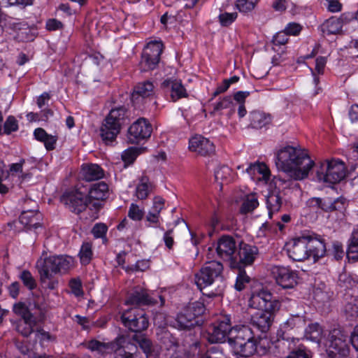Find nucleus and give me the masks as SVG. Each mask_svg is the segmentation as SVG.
<instances>
[{
	"instance_id": "nucleus-51",
	"label": "nucleus",
	"mask_w": 358,
	"mask_h": 358,
	"mask_svg": "<svg viewBox=\"0 0 358 358\" xmlns=\"http://www.w3.org/2000/svg\"><path fill=\"white\" fill-rule=\"evenodd\" d=\"M257 0H236V6L240 12L247 13L254 9Z\"/></svg>"
},
{
	"instance_id": "nucleus-17",
	"label": "nucleus",
	"mask_w": 358,
	"mask_h": 358,
	"mask_svg": "<svg viewBox=\"0 0 358 358\" xmlns=\"http://www.w3.org/2000/svg\"><path fill=\"white\" fill-rule=\"evenodd\" d=\"M353 19L354 14L351 13H344L340 17L332 16L321 24V31L324 35L338 34L342 32L343 25Z\"/></svg>"
},
{
	"instance_id": "nucleus-64",
	"label": "nucleus",
	"mask_w": 358,
	"mask_h": 358,
	"mask_svg": "<svg viewBox=\"0 0 358 358\" xmlns=\"http://www.w3.org/2000/svg\"><path fill=\"white\" fill-rule=\"evenodd\" d=\"M301 30V27L300 26V24L295 22H292L288 24L284 31H286L287 35L296 36L300 33Z\"/></svg>"
},
{
	"instance_id": "nucleus-23",
	"label": "nucleus",
	"mask_w": 358,
	"mask_h": 358,
	"mask_svg": "<svg viewBox=\"0 0 358 358\" xmlns=\"http://www.w3.org/2000/svg\"><path fill=\"white\" fill-rule=\"evenodd\" d=\"M258 254V248L256 246L250 245L244 243L240 244L238 253H236L237 262L232 268L241 267L239 264L250 265L255 261Z\"/></svg>"
},
{
	"instance_id": "nucleus-33",
	"label": "nucleus",
	"mask_w": 358,
	"mask_h": 358,
	"mask_svg": "<svg viewBox=\"0 0 358 358\" xmlns=\"http://www.w3.org/2000/svg\"><path fill=\"white\" fill-rule=\"evenodd\" d=\"M126 338L123 336L116 338L115 344L117 348L115 350V358H134V347L129 343H125Z\"/></svg>"
},
{
	"instance_id": "nucleus-40",
	"label": "nucleus",
	"mask_w": 358,
	"mask_h": 358,
	"mask_svg": "<svg viewBox=\"0 0 358 358\" xmlns=\"http://www.w3.org/2000/svg\"><path fill=\"white\" fill-rule=\"evenodd\" d=\"M57 273H66L73 267L74 260L68 255H55Z\"/></svg>"
},
{
	"instance_id": "nucleus-42",
	"label": "nucleus",
	"mask_w": 358,
	"mask_h": 358,
	"mask_svg": "<svg viewBox=\"0 0 358 358\" xmlns=\"http://www.w3.org/2000/svg\"><path fill=\"white\" fill-rule=\"evenodd\" d=\"M133 341L135 342L134 345L131 344L134 348L138 345L143 352L148 356L152 351V343L151 341L143 334H135L133 336ZM136 349V348H134ZM135 350H133L134 351Z\"/></svg>"
},
{
	"instance_id": "nucleus-62",
	"label": "nucleus",
	"mask_w": 358,
	"mask_h": 358,
	"mask_svg": "<svg viewBox=\"0 0 358 358\" xmlns=\"http://www.w3.org/2000/svg\"><path fill=\"white\" fill-rule=\"evenodd\" d=\"M36 336L40 340L41 342L52 341L55 340V337L52 336L49 332L45 331L42 328L36 329Z\"/></svg>"
},
{
	"instance_id": "nucleus-45",
	"label": "nucleus",
	"mask_w": 358,
	"mask_h": 358,
	"mask_svg": "<svg viewBox=\"0 0 358 358\" xmlns=\"http://www.w3.org/2000/svg\"><path fill=\"white\" fill-rule=\"evenodd\" d=\"M259 206L258 199L256 194H250L244 198L240 211L243 214L252 212Z\"/></svg>"
},
{
	"instance_id": "nucleus-54",
	"label": "nucleus",
	"mask_w": 358,
	"mask_h": 358,
	"mask_svg": "<svg viewBox=\"0 0 358 358\" xmlns=\"http://www.w3.org/2000/svg\"><path fill=\"white\" fill-rule=\"evenodd\" d=\"M138 155V149L130 148L123 152L122 154V160L127 164H132Z\"/></svg>"
},
{
	"instance_id": "nucleus-63",
	"label": "nucleus",
	"mask_w": 358,
	"mask_h": 358,
	"mask_svg": "<svg viewBox=\"0 0 358 358\" xmlns=\"http://www.w3.org/2000/svg\"><path fill=\"white\" fill-rule=\"evenodd\" d=\"M288 41V35L285 31L278 32L273 38V43L276 45H282Z\"/></svg>"
},
{
	"instance_id": "nucleus-28",
	"label": "nucleus",
	"mask_w": 358,
	"mask_h": 358,
	"mask_svg": "<svg viewBox=\"0 0 358 358\" xmlns=\"http://www.w3.org/2000/svg\"><path fill=\"white\" fill-rule=\"evenodd\" d=\"M305 326V320L302 316L292 315L280 325L278 331V336L284 340H289V336H286V333L294 329L303 328Z\"/></svg>"
},
{
	"instance_id": "nucleus-49",
	"label": "nucleus",
	"mask_w": 358,
	"mask_h": 358,
	"mask_svg": "<svg viewBox=\"0 0 358 358\" xmlns=\"http://www.w3.org/2000/svg\"><path fill=\"white\" fill-rule=\"evenodd\" d=\"M19 278L29 290H33L36 287V280L30 271L27 270L22 271L19 275Z\"/></svg>"
},
{
	"instance_id": "nucleus-1",
	"label": "nucleus",
	"mask_w": 358,
	"mask_h": 358,
	"mask_svg": "<svg viewBox=\"0 0 358 358\" xmlns=\"http://www.w3.org/2000/svg\"><path fill=\"white\" fill-rule=\"evenodd\" d=\"M275 164L291 179L301 180L308 176L315 163L305 150L288 145L278 152Z\"/></svg>"
},
{
	"instance_id": "nucleus-27",
	"label": "nucleus",
	"mask_w": 358,
	"mask_h": 358,
	"mask_svg": "<svg viewBox=\"0 0 358 358\" xmlns=\"http://www.w3.org/2000/svg\"><path fill=\"white\" fill-rule=\"evenodd\" d=\"M255 338L250 327L247 326L234 327L231 331V336L229 337V343L234 348L240 347L243 341H248Z\"/></svg>"
},
{
	"instance_id": "nucleus-31",
	"label": "nucleus",
	"mask_w": 358,
	"mask_h": 358,
	"mask_svg": "<svg viewBox=\"0 0 358 358\" xmlns=\"http://www.w3.org/2000/svg\"><path fill=\"white\" fill-rule=\"evenodd\" d=\"M81 175L83 180L90 182L103 178L104 171L98 164H83L81 169Z\"/></svg>"
},
{
	"instance_id": "nucleus-14",
	"label": "nucleus",
	"mask_w": 358,
	"mask_h": 358,
	"mask_svg": "<svg viewBox=\"0 0 358 358\" xmlns=\"http://www.w3.org/2000/svg\"><path fill=\"white\" fill-rule=\"evenodd\" d=\"M13 313L21 317L20 320L27 318H36L39 315L45 317V305L40 301V299L34 300L33 303H29L27 306L24 302L19 301L13 304Z\"/></svg>"
},
{
	"instance_id": "nucleus-18",
	"label": "nucleus",
	"mask_w": 358,
	"mask_h": 358,
	"mask_svg": "<svg viewBox=\"0 0 358 358\" xmlns=\"http://www.w3.org/2000/svg\"><path fill=\"white\" fill-rule=\"evenodd\" d=\"M308 239L307 249L308 257H313L314 261L323 257L326 254V243L324 239L315 234H304Z\"/></svg>"
},
{
	"instance_id": "nucleus-9",
	"label": "nucleus",
	"mask_w": 358,
	"mask_h": 358,
	"mask_svg": "<svg viewBox=\"0 0 358 358\" xmlns=\"http://www.w3.org/2000/svg\"><path fill=\"white\" fill-rule=\"evenodd\" d=\"M249 306L257 310L278 311L280 308V303L276 299H273V295L269 291L262 289L252 293Z\"/></svg>"
},
{
	"instance_id": "nucleus-25",
	"label": "nucleus",
	"mask_w": 358,
	"mask_h": 358,
	"mask_svg": "<svg viewBox=\"0 0 358 358\" xmlns=\"http://www.w3.org/2000/svg\"><path fill=\"white\" fill-rule=\"evenodd\" d=\"M275 311L266 310H257L252 315L251 321L254 326L257 327L262 332H266L270 328Z\"/></svg>"
},
{
	"instance_id": "nucleus-26",
	"label": "nucleus",
	"mask_w": 358,
	"mask_h": 358,
	"mask_svg": "<svg viewBox=\"0 0 358 358\" xmlns=\"http://www.w3.org/2000/svg\"><path fill=\"white\" fill-rule=\"evenodd\" d=\"M10 27L15 31V38L18 41H31L35 38V29L25 22H13Z\"/></svg>"
},
{
	"instance_id": "nucleus-61",
	"label": "nucleus",
	"mask_w": 358,
	"mask_h": 358,
	"mask_svg": "<svg viewBox=\"0 0 358 358\" xmlns=\"http://www.w3.org/2000/svg\"><path fill=\"white\" fill-rule=\"evenodd\" d=\"M165 200L161 196H155L153 199V204L151 211L154 213L160 215L162 210L164 208Z\"/></svg>"
},
{
	"instance_id": "nucleus-39",
	"label": "nucleus",
	"mask_w": 358,
	"mask_h": 358,
	"mask_svg": "<svg viewBox=\"0 0 358 358\" xmlns=\"http://www.w3.org/2000/svg\"><path fill=\"white\" fill-rule=\"evenodd\" d=\"M234 352L241 357H248L252 355L257 350V342L255 338L248 341L241 343L240 347L234 346Z\"/></svg>"
},
{
	"instance_id": "nucleus-58",
	"label": "nucleus",
	"mask_w": 358,
	"mask_h": 358,
	"mask_svg": "<svg viewBox=\"0 0 358 358\" xmlns=\"http://www.w3.org/2000/svg\"><path fill=\"white\" fill-rule=\"evenodd\" d=\"M149 267V263L146 260H139L134 265L125 268L126 271H143Z\"/></svg>"
},
{
	"instance_id": "nucleus-56",
	"label": "nucleus",
	"mask_w": 358,
	"mask_h": 358,
	"mask_svg": "<svg viewBox=\"0 0 358 358\" xmlns=\"http://www.w3.org/2000/svg\"><path fill=\"white\" fill-rule=\"evenodd\" d=\"M4 133L10 134L13 131H15L18 129L17 121L15 117L10 115L7 117L3 125Z\"/></svg>"
},
{
	"instance_id": "nucleus-30",
	"label": "nucleus",
	"mask_w": 358,
	"mask_h": 358,
	"mask_svg": "<svg viewBox=\"0 0 358 358\" xmlns=\"http://www.w3.org/2000/svg\"><path fill=\"white\" fill-rule=\"evenodd\" d=\"M155 87L152 82L146 80L138 83L134 88L131 99L134 102H138L140 99L153 97Z\"/></svg>"
},
{
	"instance_id": "nucleus-36",
	"label": "nucleus",
	"mask_w": 358,
	"mask_h": 358,
	"mask_svg": "<svg viewBox=\"0 0 358 358\" xmlns=\"http://www.w3.org/2000/svg\"><path fill=\"white\" fill-rule=\"evenodd\" d=\"M40 214L36 210H24L20 217V222L28 229H36L40 226Z\"/></svg>"
},
{
	"instance_id": "nucleus-47",
	"label": "nucleus",
	"mask_w": 358,
	"mask_h": 358,
	"mask_svg": "<svg viewBox=\"0 0 358 358\" xmlns=\"http://www.w3.org/2000/svg\"><path fill=\"white\" fill-rule=\"evenodd\" d=\"M232 105L233 101L231 97L230 96H226L213 105V110L210 112V114L211 115H215L217 114L220 115L222 110L229 108Z\"/></svg>"
},
{
	"instance_id": "nucleus-35",
	"label": "nucleus",
	"mask_w": 358,
	"mask_h": 358,
	"mask_svg": "<svg viewBox=\"0 0 358 358\" xmlns=\"http://www.w3.org/2000/svg\"><path fill=\"white\" fill-rule=\"evenodd\" d=\"M35 138L44 143L47 150H53L58 137L56 135L48 134L43 128H37L34 131Z\"/></svg>"
},
{
	"instance_id": "nucleus-44",
	"label": "nucleus",
	"mask_w": 358,
	"mask_h": 358,
	"mask_svg": "<svg viewBox=\"0 0 358 358\" xmlns=\"http://www.w3.org/2000/svg\"><path fill=\"white\" fill-rule=\"evenodd\" d=\"M346 253L349 261L358 262V231L352 234Z\"/></svg>"
},
{
	"instance_id": "nucleus-6",
	"label": "nucleus",
	"mask_w": 358,
	"mask_h": 358,
	"mask_svg": "<svg viewBox=\"0 0 358 358\" xmlns=\"http://www.w3.org/2000/svg\"><path fill=\"white\" fill-rule=\"evenodd\" d=\"M325 345L330 358H348L350 348L347 336L341 329H334L329 331Z\"/></svg>"
},
{
	"instance_id": "nucleus-21",
	"label": "nucleus",
	"mask_w": 358,
	"mask_h": 358,
	"mask_svg": "<svg viewBox=\"0 0 358 358\" xmlns=\"http://www.w3.org/2000/svg\"><path fill=\"white\" fill-rule=\"evenodd\" d=\"M162 87L166 93L170 94V99L173 102L188 96L187 90L180 80L166 79L162 83Z\"/></svg>"
},
{
	"instance_id": "nucleus-52",
	"label": "nucleus",
	"mask_w": 358,
	"mask_h": 358,
	"mask_svg": "<svg viewBox=\"0 0 358 358\" xmlns=\"http://www.w3.org/2000/svg\"><path fill=\"white\" fill-rule=\"evenodd\" d=\"M238 268L239 271L235 283V288L238 291H241L245 288V285L249 282L250 277L246 274L245 271L241 269V267Z\"/></svg>"
},
{
	"instance_id": "nucleus-34",
	"label": "nucleus",
	"mask_w": 358,
	"mask_h": 358,
	"mask_svg": "<svg viewBox=\"0 0 358 358\" xmlns=\"http://www.w3.org/2000/svg\"><path fill=\"white\" fill-rule=\"evenodd\" d=\"M155 185L150 181L147 176H142L136 187L135 195L140 200L145 199L154 190Z\"/></svg>"
},
{
	"instance_id": "nucleus-55",
	"label": "nucleus",
	"mask_w": 358,
	"mask_h": 358,
	"mask_svg": "<svg viewBox=\"0 0 358 358\" xmlns=\"http://www.w3.org/2000/svg\"><path fill=\"white\" fill-rule=\"evenodd\" d=\"M71 292L76 296H81L84 292L82 287V282L79 278H72L69 283Z\"/></svg>"
},
{
	"instance_id": "nucleus-57",
	"label": "nucleus",
	"mask_w": 358,
	"mask_h": 358,
	"mask_svg": "<svg viewBox=\"0 0 358 358\" xmlns=\"http://www.w3.org/2000/svg\"><path fill=\"white\" fill-rule=\"evenodd\" d=\"M237 17L236 13H224L219 15V20L222 26H228L231 24Z\"/></svg>"
},
{
	"instance_id": "nucleus-11",
	"label": "nucleus",
	"mask_w": 358,
	"mask_h": 358,
	"mask_svg": "<svg viewBox=\"0 0 358 358\" xmlns=\"http://www.w3.org/2000/svg\"><path fill=\"white\" fill-rule=\"evenodd\" d=\"M61 201L70 211L79 214L86 209L90 199L87 194L74 189L65 192L61 197Z\"/></svg>"
},
{
	"instance_id": "nucleus-12",
	"label": "nucleus",
	"mask_w": 358,
	"mask_h": 358,
	"mask_svg": "<svg viewBox=\"0 0 358 358\" xmlns=\"http://www.w3.org/2000/svg\"><path fill=\"white\" fill-rule=\"evenodd\" d=\"M270 271L275 282L283 289L294 288L298 283L297 272L289 266L273 265Z\"/></svg>"
},
{
	"instance_id": "nucleus-2",
	"label": "nucleus",
	"mask_w": 358,
	"mask_h": 358,
	"mask_svg": "<svg viewBox=\"0 0 358 358\" xmlns=\"http://www.w3.org/2000/svg\"><path fill=\"white\" fill-rule=\"evenodd\" d=\"M224 266L218 261H210L206 262L195 274L194 281L197 287L203 292L207 287L217 284V287L204 295L208 297H214L220 295L224 287Z\"/></svg>"
},
{
	"instance_id": "nucleus-53",
	"label": "nucleus",
	"mask_w": 358,
	"mask_h": 358,
	"mask_svg": "<svg viewBox=\"0 0 358 358\" xmlns=\"http://www.w3.org/2000/svg\"><path fill=\"white\" fill-rule=\"evenodd\" d=\"M144 215V210L141 209L139 206L135 203H131L129 212L128 216L133 220L139 221L141 220Z\"/></svg>"
},
{
	"instance_id": "nucleus-7",
	"label": "nucleus",
	"mask_w": 358,
	"mask_h": 358,
	"mask_svg": "<svg viewBox=\"0 0 358 358\" xmlns=\"http://www.w3.org/2000/svg\"><path fill=\"white\" fill-rule=\"evenodd\" d=\"M120 319L125 327L136 333L145 330L149 324L143 310L136 307L124 311Z\"/></svg>"
},
{
	"instance_id": "nucleus-60",
	"label": "nucleus",
	"mask_w": 358,
	"mask_h": 358,
	"mask_svg": "<svg viewBox=\"0 0 358 358\" xmlns=\"http://www.w3.org/2000/svg\"><path fill=\"white\" fill-rule=\"evenodd\" d=\"M88 348L91 350H96L101 353H104L108 348V345L100 341L92 340L88 343Z\"/></svg>"
},
{
	"instance_id": "nucleus-5",
	"label": "nucleus",
	"mask_w": 358,
	"mask_h": 358,
	"mask_svg": "<svg viewBox=\"0 0 358 358\" xmlns=\"http://www.w3.org/2000/svg\"><path fill=\"white\" fill-rule=\"evenodd\" d=\"M316 176L320 182L331 184L339 182L346 176L345 164L338 159L325 160L317 168Z\"/></svg>"
},
{
	"instance_id": "nucleus-37",
	"label": "nucleus",
	"mask_w": 358,
	"mask_h": 358,
	"mask_svg": "<svg viewBox=\"0 0 358 358\" xmlns=\"http://www.w3.org/2000/svg\"><path fill=\"white\" fill-rule=\"evenodd\" d=\"M90 200H104L108 196V186L104 182H99L92 185L87 195Z\"/></svg>"
},
{
	"instance_id": "nucleus-15",
	"label": "nucleus",
	"mask_w": 358,
	"mask_h": 358,
	"mask_svg": "<svg viewBox=\"0 0 358 358\" xmlns=\"http://www.w3.org/2000/svg\"><path fill=\"white\" fill-rule=\"evenodd\" d=\"M215 250L218 257L230 262L231 266H234V264L237 262L236 244L231 236H222L220 238L216 244Z\"/></svg>"
},
{
	"instance_id": "nucleus-38",
	"label": "nucleus",
	"mask_w": 358,
	"mask_h": 358,
	"mask_svg": "<svg viewBox=\"0 0 358 358\" xmlns=\"http://www.w3.org/2000/svg\"><path fill=\"white\" fill-rule=\"evenodd\" d=\"M249 118L251 127L255 129H261L271 122L269 115L257 110L251 112Z\"/></svg>"
},
{
	"instance_id": "nucleus-8",
	"label": "nucleus",
	"mask_w": 358,
	"mask_h": 358,
	"mask_svg": "<svg viewBox=\"0 0 358 358\" xmlns=\"http://www.w3.org/2000/svg\"><path fill=\"white\" fill-rule=\"evenodd\" d=\"M163 43L161 41H151L143 49L140 62L141 69L148 71L156 69L163 51Z\"/></svg>"
},
{
	"instance_id": "nucleus-43",
	"label": "nucleus",
	"mask_w": 358,
	"mask_h": 358,
	"mask_svg": "<svg viewBox=\"0 0 358 358\" xmlns=\"http://www.w3.org/2000/svg\"><path fill=\"white\" fill-rule=\"evenodd\" d=\"M215 178L221 184H227L233 179L232 171L228 166H220L215 171Z\"/></svg>"
},
{
	"instance_id": "nucleus-19",
	"label": "nucleus",
	"mask_w": 358,
	"mask_h": 358,
	"mask_svg": "<svg viewBox=\"0 0 358 358\" xmlns=\"http://www.w3.org/2000/svg\"><path fill=\"white\" fill-rule=\"evenodd\" d=\"M345 199H338L332 201L329 198L321 199L313 197L308 201V205L315 209H320L324 212L341 210L345 208Z\"/></svg>"
},
{
	"instance_id": "nucleus-32",
	"label": "nucleus",
	"mask_w": 358,
	"mask_h": 358,
	"mask_svg": "<svg viewBox=\"0 0 358 358\" xmlns=\"http://www.w3.org/2000/svg\"><path fill=\"white\" fill-rule=\"evenodd\" d=\"M266 203L269 217H271L272 214L278 212L282 206L281 192L277 190L270 192L266 196Z\"/></svg>"
},
{
	"instance_id": "nucleus-13",
	"label": "nucleus",
	"mask_w": 358,
	"mask_h": 358,
	"mask_svg": "<svg viewBox=\"0 0 358 358\" xmlns=\"http://www.w3.org/2000/svg\"><path fill=\"white\" fill-rule=\"evenodd\" d=\"M152 127L148 120L138 118L128 129L127 141L131 144H138L151 136Z\"/></svg>"
},
{
	"instance_id": "nucleus-29",
	"label": "nucleus",
	"mask_w": 358,
	"mask_h": 358,
	"mask_svg": "<svg viewBox=\"0 0 358 358\" xmlns=\"http://www.w3.org/2000/svg\"><path fill=\"white\" fill-rule=\"evenodd\" d=\"M46 317L39 315L36 318H27L19 320L16 322L15 329L25 337H28L34 331V328L39 324L44 322Z\"/></svg>"
},
{
	"instance_id": "nucleus-22",
	"label": "nucleus",
	"mask_w": 358,
	"mask_h": 358,
	"mask_svg": "<svg viewBox=\"0 0 358 358\" xmlns=\"http://www.w3.org/2000/svg\"><path fill=\"white\" fill-rule=\"evenodd\" d=\"M55 257L50 256L44 259H39L36 262V267L40 275L41 281L45 283L57 274Z\"/></svg>"
},
{
	"instance_id": "nucleus-10",
	"label": "nucleus",
	"mask_w": 358,
	"mask_h": 358,
	"mask_svg": "<svg viewBox=\"0 0 358 358\" xmlns=\"http://www.w3.org/2000/svg\"><path fill=\"white\" fill-rule=\"evenodd\" d=\"M231 327L228 316H223L208 327L206 338L210 343H222L231 336Z\"/></svg>"
},
{
	"instance_id": "nucleus-59",
	"label": "nucleus",
	"mask_w": 358,
	"mask_h": 358,
	"mask_svg": "<svg viewBox=\"0 0 358 358\" xmlns=\"http://www.w3.org/2000/svg\"><path fill=\"white\" fill-rule=\"evenodd\" d=\"M25 162L24 159H21L18 163H13L9 166V170L6 171L5 178H7L9 174L15 175V173H22V167Z\"/></svg>"
},
{
	"instance_id": "nucleus-41",
	"label": "nucleus",
	"mask_w": 358,
	"mask_h": 358,
	"mask_svg": "<svg viewBox=\"0 0 358 358\" xmlns=\"http://www.w3.org/2000/svg\"><path fill=\"white\" fill-rule=\"evenodd\" d=\"M246 172L251 176L259 174L262 176V178L264 180H268L270 176V171L264 163L255 162L250 164L246 169Z\"/></svg>"
},
{
	"instance_id": "nucleus-4",
	"label": "nucleus",
	"mask_w": 358,
	"mask_h": 358,
	"mask_svg": "<svg viewBox=\"0 0 358 358\" xmlns=\"http://www.w3.org/2000/svg\"><path fill=\"white\" fill-rule=\"evenodd\" d=\"M205 311L203 303L199 301L189 303L179 312L176 317V327L180 329H190L202 324L201 316Z\"/></svg>"
},
{
	"instance_id": "nucleus-3",
	"label": "nucleus",
	"mask_w": 358,
	"mask_h": 358,
	"mask_svg": "<svg viewBox=\"0 0 358 358\" xmlns=\"http://www.w3.org/2000/svg\"><path fill=\"white\" fill-rule=\"evenodd\" d=\"M127 110L120 106L113 108L106 116L100 127V136L106 145L115 141L126 117Z\"/></svg>"
},
{
	"instance_id": "nucleus-46",
	"label": "nucleus",
	"mask_w": 358,
	"mask_h": 358,
	"mask_svg": "<svg viewBox=\"0 0 358 358\" xmlns=\"http://www.w3.org/2000/svg\"><path fill=\"white\" fill-rule=\"evenodd\" d=\"M306 336L308 339L320 343L322 338V329L317 323L310 324L306 329Z\"/></svg>"
},
{
	"instance_id": "nucleus-16",
	"label": "nucleus",
	"mask_w": 358,
	"mask_h": 358,
	"mask_svg": "<svg viewBox=\"0 0 358 358\" xmlns=\"http://www.w3.org/2000/svg\"><path fill=\"white\" fill-rule=\"evenodd\" d=\"M308 243V241L305 238L304 234L287 243L285 249L289 257L296 262L307 259L309 257L307 249Z\"/></svg>"
},
{
	"instance_id": "nucleus-50",
	"label": "nucleus",
	"mask_w": 358,
	"mask_h": 358,
	"mask_svg": "<svg viewBox=\"0 0 358 358\" xmlns=\"http://www.w3.org/2000/svg\"><path fill=\"white\" fill-rule=\"evenodd\" d=\"M108 231V227L103 223L96 224L92 229V234L95 238H101L103 243L107 242L106 233Z\"/></svg>"
},
{
	"instance_id": "nucleus-20",
	"label": "nucleus",
	"mask_w": 358,
	"mask_h": 358,
	"mask_svg": "<svg viewBox=\"0 0 358 358\" xmlns=\"http://www.w3.org/2000/svg\"><path fill=\"white\" fill-rule=\"evenodd\" d=\"M189 149L204 157L213 155L215 150L213 143L200 135H196L189 139Z\"/></svg>"
},
{
	"instance_id": "nucleus-24",
	"label": "nucleus",
	"mask_w": 358,
	"mask_h": 358,
	"mask_svg": "<svg viewBox=\"0 0 358 358\" xmlns=\"http://www.w3.org/2000/svg\"><path fill=\"white\" fill-rule=\"evenodd\" d=\"M157 300L151 297L146 289L143 287H136L127 297L125 304L134 306V307L144 305L157 303Z\"/></svg>"
},
{
	"instance_id": "nucleus-48",
	"label": "nucleus",
	"mask_w": 358,
	"mask_h": 358,
	"mask_svg": "<svg viewBox=\"0 0 358 358\" xmlns=\"http://www.w3.org/2000/svg\"><path fill=\"white\" fill-rule=\"evenodd\" d=\"M79 257L82 264H88L92 257V244L90 243H83Z\"/></svg>"
}]
</instances>
